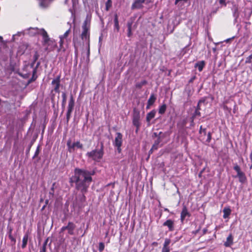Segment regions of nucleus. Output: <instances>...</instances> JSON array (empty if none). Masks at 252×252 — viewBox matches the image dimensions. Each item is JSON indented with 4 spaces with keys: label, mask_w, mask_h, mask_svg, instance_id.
<instances>
[{
    "label": "nucleus",
    "mask_w": 252,
    "mask_h": 252,
    "mask_svg": "<svg viewBox=\"0 0 252 252\" xmlns=\"http://www.w3.org/2000/svg\"><path fill=\"white\" fill-rule=\"evenodd\" d=\"M226 0H219V3L220 4L224 6H226V3L225 2Z\"/></svg>",
    "instance_id": "c03bdc74"
},
{
    "label": "nucleus",
    "mask_w": 252,
    "mask_h": 252,
    "mask_svg": "<svg viewBox=\"0 0 252 252\" xmlns=\"http://www.w3.org/2000/svg\"><path fill=\"white\" fill-rule=\"evenodd\" d=\"M66 228H67V225L66 226H63L61 229V231L60 232H63L64 230H66Z\"/></svg>",
    "instance_id": "49530a36"
},
{
    "label": "nucleus",
    "mask_w": 252,
    "mask_h": 252,
    "mask_svg": "<svg viewBox=\"0 0 252 252\" xmlns=\"http://www.w3.org/2000/svg\"><path fill=\"white\" fill-rule=\"evenodd\" d=\"M46 243L45 242L43 245L42 249H41L40 252H46Z\"/></svg>",
    "instance_id": "ea45409f"
},
{
    "label": "nucleus",
    "mask_w": 252,
    "mask_h": 252,
    "mask_svg": "<svg viewBox=\"0 0 252 252\" xmlns=\"http://www.w3.org/2000/svg\"><path fill=\"white\" fill-rule=\"evenodd\" d=\"M70 32V29H68L67 31H66L62 35H61L60 36V41H59V43H60V49H59V51L62 48V47L63 46V40L64 39H66L68 34H69V33Z\"/></svg>",
    "instance_id": "9d476101"
},
{
    "label": "nucleus",
    "mask_w": 252,
    "mask_h": 252,
    "mask_svg": "<svg viewBox=\"0 0 252 252\" xmlns=\"http://www.w3.org/2000/svg\"><path fill=\"white\" fill-rule=\"evenodd\" d=\"M48 202V200H46V204Z\"/></svg>",
    "instance_id": "e2e57ef3"
},
{
    "label": "nucleus",
    "mask_w": 252,
    "mask_h": 252,
    "mask_svg": "<svg viewBox=\"0 0 252 252\" xmlns=\"http://www.w3.org/2000/svg\"><path fill=\"white\" fill-rule=\"evenodd\" d=\"M169 248L162 247L161 252H170Z\"/></svg>",
    "instance_id": "a19ab883"
},
{
    "label": "nucleus",
    "mask_w": 252,
    "mask_h": 252,
    "mask_svg": "<svg viewBox=\"0 0 252 252\" xmlns=\"http://www.w3.org/2000/svg\"><path fill=\"white\" fill-rule=\"evenodd\" d=\"M72 144L75 148L77 147L78 149H82L83 148V145L79 141L74 142Z\"/></svg>",
    "instance_id": "c85d7f7f"
},
{
    "label": "nucleus",
    "mask_w": 252,
    "mask_h": 252,
    "mask_svg": "<svg viewBox=\"0 0 252 252\" xmlns=\"http://www.w3.org/2000/svg\"><path fill=\"white\" fill-rule=\"evenodd\" d=\"M114 26L117 29V31L119 30V21H118V16L117 14H115L114 16Z\"/></svg>",
    "instance_id": "a878e982"
},
{
    "label": "nucleus",
    "mask_w": 252,
    "mask_h": 252,
    "mask_svg": "<svg viewBox=\"0 0 252 252\" xmlns=\"http://www.w3.org/2000/svg\"><path fill=\"white\" fill-rule=\"evenodd\" d=\"M205 65V62L203 61H202L198 62L196 63H195V67H197L198 70L200 72L203 70Z\"/></svg>",
    "instance_id": "6ab92c4d"
},
{
    "label": "nucleus",
    "mask_w": 252,
    "mask_h": 252,
    "mask_svg": "<svg viewBox=\"0 0 252 252\" xmlns=\"http://www.w3.org/2000/svg\"><path fill=\"white\" fill-rule=\"evenodd\" d=\"M103 156V145L101 144L100 149L99 150L94 149L91 152H87L86 156L95 161L98 162L102 158Z\"/></svg>",
    "instance_id": "20e7f679"
},
{
    "label": "nucleus",
    "mask_w": 252,
    "mask_h": 252,
    "mask_svg": "<svg viewBox=\"0 0 252 252\" xmlns=\"http://www.w3.org/2000/svg\"><path fill=\"white\" fill-rule=\"evenodd\" d=\"M189 214L188 212V209L186 207H184L181 213V220L183 221L187 216H189Z\"/></svg>",
    "instance_id": "2eb2a0df"
},
{
    "label": "nucleus",
    "mask_w": 252,
    "mask_h": 252,
    "mask_svg": "<svg viewBox=\"0 0 252 252\" xmlns=\"http://www.w3.org/2000/svg\"><path fill=\"white\" fill-rule=\"evenodd\" d=\"M136 127V132H138L139 129V128H140V126H138V127Z\"/></svg>",
    "instance_id": "5fc2aeb1"
},
{
    "label": "nucleus",
    "mask_w": 252,
    "mask_h": 252,
    "mask_svg": "<svg viewBox=\"0 0 252 252\" xmlns=\"http://www.w3.org/2000/svg\"><path fill=\"white\" fill-rule=\"evenodd\" d=\"M131 25L129 24L128 27V33L127 35L128 37H130L131 35Z\"/></svg>",
    "instance_id": "58836bf2"
},
{
    "label": "nucleus",
    "mask_w": 252,
    "mask_h": 252,
    "mask_svg": "<svg viewBox=\"0 0 252 252\" xmlns=\"http://www.w3.org/2000/svg\"><path fill=\"white\" fill-rule=\"evenodd\" d=\"M233 236L231 234H229L227 237L226 241L224 243V246L226 247H230L233 244Z\"/></svg>",
    "instance_id": "f3484780"
},
{
    "label": "nucleus",
    "mask_w": 252,
    "mask_h": 252,
    "mask_svg": "<svg viewBox=\"0 0 252 252\" xmlns=\"http://www.w3.org/2000/svg\"><path fill=\"white\" fill-rule=\"evenodd\" d=\"M146 2H148L147 0H134V2L131 5V9H140L142 7L143 4Z\"/></svg>",
    "instance_id": "1a4fd4ad"
},
{
    "label": "nucleus",
    "mask_w": 252,
    "mask_h": 252,
    "mask_svg": "<svg viewBox=\"0 0 252 252\" xmlns=\"http://www.w3.org/2000/svg\"><path fill=\"white\" fill-rule=\"evenodd\" d=\"M164 210H165V211H168V212L169 211V210H168V209H164Z\"/></svg>",
    "instance_id": "13d9d810"
},
{
    "label": "nucleus",
    "mask_w": 252,
    "mask_h": 252,
    "mask_svg": "<svg viewBox=\"0 0 252 252\" xmlns=\"http://www.w3.org/2000/svg\"><path fill=\"white\" fill-rule=\"evenodd\" d=\"M152 105H150L149 104V103L147 102V106H146V109H149L150 108V107L152 106Z\"/></svg>",
    "instance_id": "603ef678"
},
{
    "label": "nucleus",
    "mask_w": 252,
    "mask_h": 252,
    "mask_svg": "<svg viewBox=\"0 0 252 252\" xmlns=\"http://www.w3.org/2000/svg\"><path fill=\"white\" fill-rule=\"evenodd\" d=\"M90 20L88 18L84 22L82 26L83 31L81 34L82 39L87 42L88 46V55L90 54Z\"/></svg>",
    "instance_id": "7ed1b4c3"
},
{
    "label": "nucleus",
    "mask_w": 252,
    "mask_h": 252,
    "mask_svg": "<svg viewBox=\"0 0 252 252\" xmlns=\"http://www.w3.org/2000/svg\"><path fill=\"white\" fill-rule=\"evenodd\" d=\"M2 40V37L0 36V41H1Z\"/></svg>",
    "instance_id": "4d7b16f0"
},
{
    "label": "nucleus",
    "mask_w": 252,
    "mask_h": 252,
    "mask_svg": "<svg viewBox=\"0 0 252 252\" xmlns=\"http://www.w3.org/2000/svg\"><path fill=\"white\" fill-rule=\"evenodd\" d=\"M45 208V206H44L42 208V209H43Z\"/></svg>",
    "instance_id": "0e129e2a"
},
{
    "label": "nucleus",
    "mask_w": 252,
    "mask_h": 252,
    "mask_svg": "<svg viewBox=\"0 0 252 252\" xmlns=\"http://www.w3.org/2000/svg\"><path fill=\"white\" fill-rule=\"evenodd\" d=\"M180 1H184L185 2H186L188 1V0H175V4H177Z\"/></svg>",
    "instance_id": "8fccbe9b"
},
{
    "label": "nucleus",
    "mask_w": 252,
    "mask_h": 252,
    "mask_svg": "<svg viewBox=\"0 0 252 252\" xmlns=\"http://www.w3.org/2000/svg\"><path fill=\"white\" fill-rule=\"evenodd\" d=\"M63 97V102H62V106L64 107L65 106V102H66V96L65 93H63L62 94Z\"/></svg>",
    "instance_id": "c756f323"
},
{
    "label": "nucleus",
    "mask_w": 252,
    "mask_h": 252,
    "mask_svg": "<svg viewBox=\"0 0 252 252\" xmlns=\"http://www.w3.org/2000/svg\"><path fill=\"white\" fill-rule=\"evenodd\" d=\"M22 32H18V33H17V35H21V34H22ZM16 35H17V34H14V35H13L12 39H13V41H14V40H15V36H16Z\"/></svg>",
    "instance_id": "09e8293b"
},
{
    "label": "nucleus",
    "mask_w": 252,
    "mask_h": 252,
    "mask_svg": "<svg viewBox=\"0 0 252 252\" xmlns=\"http://www.w3.org/2000/svg\"><path fill=\"white\" fill-rule=\"evenodd\" d=\"M74 106V100L72 95L70 96L67 107V111L66 113V122H68L71 115V113L73 110Z\"/></svg>",
    "instance_id": "423d86ee"
},
{
    "label": "nucleus",
    "mask_w": 252,
    "mask_h": 252,
    "mask_svg": "<svg viewBox=\"0 0 252 252\" xmlns=\"http://www.w3.org/2000/svg\"><path fill=\"white\" fill-rule=\"evenodd\" d=\"M104 243L102 242L99 243V248H98L99 252H102L104 250Z\"/></svg>",
    "instance_id": "f704fd0d"
},
{
    "label": "nucleus",
    "mask_w": 252,
    "mask_h": 252,
    "mask_svg": "<svg viewBox=\"0 0 252 252\" xmlns=\"http://www.w3.org/2000/svg\"><path fill=\"white\" fill-rule=\"evenodd\" d=\"M52 85L54 87V91L58 93H60V76H58L56 78L54 79L51 83Z\"/></svg>",
    "instance_id": "0eeeda50"
},
{
    "label": "nucleus",
    "mask_w": 252,
    "mask_h": 252,
    "mask_svg": "<svg viewBox=\"0 0 252 252\" xmlns=\"http://www.w3.org/2000/svg\"><path fill=\"white\" fill-rule=\"evenodd\" d=\"M40 146L39 145H38L36 148L35 152V153L33 157V158H35L38 156V155H39V154L40 153Z\"/></svg>",
    "instance_id": "7c9ffc66"
},
{
    "label": "nucleus",
    "mask_w": 252,
    "mask_h": 252,
    "mask_svg": "<svg viewBox=\"0 0 252 252\" xmlns=\"http://www.w3.org/2000/svg\"><path fill=\"white\" fill-rule=\"evenodd\" d=\"M234 36H233V37H231V38H228V39H227L225 41L226 42H229L230 40H232V39H234Z\"/></svg>",
    "instance_id": "3c124183"
},
{
    "label": "nucleus",
    "mask_w": 252,
    "mask_h": 252,
    "mask_svg": "<svg viewBox=\"0 0 252 252\" xmlns=\"http://www.w3.org/2000/svg\"><path fill=\"white\" fill-rule=\"evenodd\" d=\"M207 139L206 140V142H207V143H209L210 142L211 140L212 133L211 132H209L207 133Z\"/></svg>",
    "instance_id": "473e14b6"
},
{
    "label": "nucleus",
    "mask_w": 252,
    "mask_h": 252,
    "mask_svg": "<svg viewBox=\"0 0 252 252\" xmlns=\"http://www.w3.org/2000/svg\"><path fill=\"white\" fill-rule=\"evenodd\" d=\"M161 133H162L161 132H160L159 134H158L157 133L155 132V133H154L153 136H154L155 137H157L158 138V137H160L159 136V135L161 134Z\"/></svg>",
    "instance_id": "de8ad7c7"
},
{
    "label": "nucleus",
    "mask_w": 252,
    "mask_h": 252,
    "mask_svg": "<svg viewBox=\"0 0 252 252\" xmlns=\"http://www.w3.org/2000/svg\"><path fill=\"white\" fill-rule=\"evenodd\" d=\"M147 83V81L143 80L140 82H138L136 84L135 86L137 89H141L143 86L146 85Z\"/></svg>",
    "instance_id": "b1692460"
},
{
    "label": "nucleus",
    "mask_w": 252,
    "mask_h": 252,
    "mask_svg": "<svg viewBox=\"0 0 252 252\" xmlns=\"http://www.w3.org/2000/svg\"><path fill=\"white\" fill-rule=\"evenodd\" d=\"M233 16L234 17H235V20H236L237 18L239 16V14L237 12V9H235L234 13H233Z\"/></svg>",
    "instance_id": "79ce46f5"
},
{
    "label": "nucleus",
    "mask_w": 252,
    "mask_h": 252,
    "mask_svg": "<svg viewBox=\"0 0 252 252\" xmlns=\"http://www.w3.org/2000/svg\"><path fill=\"white\" fill-rule=\"evenodd\" d=\"M111 6V0H108L106 2V10H109L110 7Z\"/></svg>",
    "instance_id": "72a5a7b5"
},
{
    "label": "nucleus",
    "mask_w": 252,
    "mask_h": 252,
    "mask_svg": "<svg viewBox=\"0 0 252 252\" xmlns=\"http://www.w3.org/2000/svg\"><path fill=\"white\" fill-rule=\"evenodd\" d=\"M163 225L167 226L170 231H172L174 229V221L171 220H167L163 223Z\"/></svg>",
    "instance_id": "9b49d317"
},
{
    "label": "nucleus",
    "mask_w": 252,
    "mask_h": 252,
    "mask_svg": "<svg viewBox=\"0 0 252 252\" xmlns=\"http://www.w3.org/2000/svg\"><path fill=\"white\" fill-rule=\"evenodd\" d=\"M200 115H201V113L199 112V110H195L193 117H195V116H200Z\"/></svg>",
    "instance_id": "37998d69"
},
{
    "label": "nucleus",
    "mask_w": 252,
    "mask_h": 252,
    "mask_svg": "<svg viewBox=\"0 0 252 252\" xmlns=\"http://www.w3.org/2000/svg\"><path fill=\"white\" fill-rule=\"evenodd\" d=\"M206 101V98L204 97L202 98L201 99H200L198 102V104L196 108V110H201V106L202 104H205Z\"/></svg>",
    "instance_id": "412c9836"
},
{
    "label": "nucleus",
    "mask_w": 252,
    "mask_h": 252,
    "mask_svg": "<svg viewBox=\"0 0 252 252\" xmlns=\"http://www.w3.org/2000/svg\"><path fill=\"white\" fill-rule=\"evenodd\" d=\"M39 1L40 5L42 7H45L47 4L48 0H39Z\"/></svg>",
    "instance_id": "2f4dec72"
},
{
    "label": "nucleus",
    "mask_w": 252,
    "mask_h": 252,
    "mask_svg": "<svg viewBox=\"0 0 252 252\" xmlns=\"http://www.w3.org/2000/svg\"><path fill=\"white\" fill-rule=\"evenodd\" d=\"M33 66V63L31 65V67L32 68Z\"/></svg>",
    "instance_id": "680f3d73"
},
{
    "label": "nucleus",
    "mask_w": 252,
    "mask_h": 252,
    "mask_svg": "<svg viewBox=\"0 0 252 252\" xmlns=\"http://www.w3.org/2000/svg\"><path fill=\"white\" fill-rule=\"evenodd\" d=\"M252 54L250 55L248 57L246 58L245 63H252Z\"/></svg>",
    "instance_id": "e433bc0d"
},
{
    "label": "nucleus",
    "mask_w": 252,
    "mask_h": 252,
    "mask_svg": "<svg viewBox=\"0 0 252 252\" xmlns=\"http://www.w3.org/2000/svg\"><path fill=\"white\" fill-rule=\"evenodd\" d=\"M28 240V235L27 234H26L24 235L23 240H22V248L23 249L25 248L27 244Z\"/></svg>",
    "instance_id": "5701e85b"
},
{
    "label": "nucleus",
    "mask_w": 252,
    "mask_h": 252,
    "mask_svg": "<svg viewBox=\"0 0 252 252\" xmlns=\"http://www.w3.org/2000/svg\"><path fill=\"white\" fill-rule=\"evenodd\" d=\"M171 243V241L169 239L166 238L165 239L163 247L169 248V245Z\"/></svg>",
    "instance_id": "cd10ccee"
},
{
    "label": "nucleus",
    "mask_w": 252,
    "mask_h": 252,
    "mask_svg": "<svg viewBox=\"0 0 252 252\" xmlns=\"http://www.w3.org/2000/svg\"><path fill=\"white\" fill-rule=\"evenodd\" d=\"M117 150H118V152L120 153L121 152V147H120L119 148H117Z\"/></svg>",
    "instance_id": "6e6d98bb"
},
{
    "label": "nucleus",
    "mask_w": 252,
    "mask_h": 252,
    "mask_svg": "<svg viewBox=\"0 0 252 252\" xmlns=\"http://www.w3.org/2000/svg\"><path fill=\"white\" fill-rule=\"evenodd\" d=\"M231 210L229 208L225 207L223 210V218L224 219H226L228 218L229 216L231 213Z\"/></svg>",
    "instance_id": "aec40b11"
},
{
    "label": "nucleus",
    "mask_w": 252,
    "mask_h": 252,
    "mask_svg": "<svg viewBox=\"0 0 252 252\" xmlns=\"http://www.w3.org/2000/svg\"><path fill=\"white\" fill-rule=\"evenodd\" d=\"M156 113V111L155 110H153L148 113L146 116V121L150 123L151 120L155 117Z\"/></svg>",
    "instance_id": "ddd939ff"
},
{
    "label": "nucleus",
    "mask_w": 252,
    "mask_h": 252,
    "mask_svg": "<svg viewBox=\"0 0 252 252\" xmlns=\"http://www.w3.org/2000/svg\"><path fill=\"white\" fill-rule=\"evenodd\" d=\"M29 34L31 35H34L36 34H39L42 35L43 38V45L46 47V50H49V47L54 44V41L51 39L48 36L47 32L43 29H39L36 28H30L29 29Z\"/></svg>",
    "instance_id": "f03ea898"
},
{
    "label": "nucleus",
    "mask_w": 252,
    "mask_h": 252,
    "mask_svg": "<svg viewBox=\"0 0 252 252\" xmlns=\"http://www.w3.org/2000/svg\"><path fill=\"white\" fill-rule=\"evenodd\" d=\"M237 177L239 178V181L241 183H244L247 181V178L244 173L243 172L237 174Z\"/></svg>",
    "instance_id": "a211bd4d"
},
{
    "label": "nucleus",
    "mask_w": 252,
    "mask_h": 252,
    "mask_svg": "<svg viewBox=\"0 0 252 252\" xmlns=\"http://www.w3.org/2000/svg\"><path fill=\"white\" fill-rule=\"evenodd\" d=\"M140 111L134 108L133 110L132 114V124L135 127L140 126Z\"/></svg>",
    "instance_id": "39448f33"
},
{
    "label": "nucleus",
    "mask_w": 252,
    "mask_h": 252,
    "mask_svg": "<svg viewBox=\"0 0 252 252\" xmlns=\"http://www.w3.org/2000/svg\"><path fill=\"white\" fill-rule=\"evenodd\" d=\"M39 64H40L39 63H37L36 64V67L32 69V79L33 80H35L36 77H37L36 76H35V74L36 73V68L38 67V66L39 65Z\"/></svg>",
    "instance_id": "bb28decb"
},
{
    "label": "nucleus",
    "mask_w": 252,
    "mask_h": 252,
    "mask_svg": "<svg viewBox=\"0 0 252 252\" xmlns=\"http://www.w3.org/2000/svg\"><path fill=\"white\" fill-rule=\"evenodd\" d=\"M207 231V229L206 228L204 229L203 230V234H206Z\"/></svg>",
    "instance_id": "864d4df0"
},
{
    "label": "nucleus",
    "mask_w": 252,
    "mask_h": 252,
    "mask_svg": "<svg viewBox=\"0 0 252 252\" xmlns=\"http://www.w3.org/2000/svg\"><path fill=\"white\" fill-rule=\"evenodd\" d=\"M251 214L252 215V210L251 212Z\"/></svg>",
    "instance_id": "69168bd1"
},
{
    "label": "nucleus",
    "mask_w": 252,
    "mask_h": 252,
    "mask_svg": "<svg viewBox=\"0 0 252 252\" xmlns=\"http://www.w3.org/2000/svg\"><path fill=\"white\" fill-rule=\"evenodd\" d=\"M199 132L201 134L203 133L204 135L207 134L206 128H203L202 126L200 127Z\"/></svg>",
    "instance_id": "c9c22d12"
},
{
    "label": "nucleus",
    "mask_w": 252,
    "mask_h": 252,
    "mask_svg": "<svg viewBox=\"0 0 252 252\" xmlns=\"http://www.w3.org/2000/svg\"><path fill=\"white\" fill-rule=\"evenodd\" d=\"M157 98L154 94H152L148 100V103L150 105H153L155 102Z\"/></svg>",
    "instance_id": "4be33fe9"
},
{
    "label": "nucleus",
    "mask_w": 252,
    "mask_h": 252,
    "mask_svg": "<svg viewBox=\"0 0 252 252\" xmlns=\"http://www.w3.org/2000/svg\"><path fill=\"white\" fill-rule=\"evenodd\" d=\"M66 145L68 148V151L69 153L73 152L75 151V147L72 143V141L70 138L67 140Z\"/></svg>",
    "instance_id": "4468645a"
},
{
    "label": "nucleus",
    "mask_w": 252,
    "mask_h": 252,
    "mask_svg": "<svg viewBox=\"0 0 252 252\" xmlns=\"http://www.w3.org/2000/svg\"><path fill=\"white\" fill-rule=\"evenodd\" d=\"M101 39V36H100V37H99V42H100Z\"/></svg>",
    "instance_id": "bf43d9fd"
},
{
    "label": "nucleus",
    "mask_w": 252,
    "mask_h": 252,
    "mask_svg": "<svg viewBox=\"0 0 252 252\" xmlns=\"http://www.w3.org/2000/svg\"><path fill=\"white\" fill-rule=\"evenodd\" d=\"M198 230H196V231H195V234H196V233H197L198 232Z\"/></svg>",
    "instance_id": "052dcab7"
},
{
    "label": "nucleus",
    "mask_w": 252,
    "mask_h": 252,
    "mask_svg": "<svg viewBox=\"0 0 252 252\" xmlns=\"http://www.w3.org/2000/svg\"><path fill=\"white\" fill-rule=\"evenodd\" d=\"M161 139L160 137H158L157 139L155 141L154 144H153L151 149L150 150V152H152L154 150L158 149V145L161 142Z\"/></svg>",
    "instance_id": "dca6fc26"
},
{
    "label": "nucleus",
    "mask_w": 252,
    "mask_h": 252,
    "mask_svg": "<svg viewBox=\"0 0 252 252\" xmlns=\"http://www.w3.org/2000/svg\"><path fill=\"white\" fill-rule=\"evenodd\" d=\"M75 228V225L72 222H69L67 225L66 230H68V233L70 235L74 234V230Z\"/></svg>",
    "instance_id": "f8f14e48"
},
{
    "label": "nucleus",
    "mask_w": 252,
    "mask_h": 252,
    "mask_svg": "<svg viewBox=\"0 0 252 252\" xmlns=\"http://www.w3.org/2000/svg\"><path fill=\"white\" fill-rule=\"evenodd\" d=\"M234 169L237 172V174L242 172L241 171V169L240 168V167L238 165H236L234 167Z\"/></svg>",
    "instance_id": "4c0bfd02"
},
{
    "label": "nucleus",
    "mask_w": 252,
    "mask_h": 252,
    "mask_svg": "<svg viewBox=\"0 0 252 252\" xmlns=\"http://www.w3.org/2000/svg\"><path fill=\"white\" fill-rule=\"evenodd\" d=\"M87 170L76 168L74 175L70 178L71 183L75 184V188L80 190L82 193V200L85 201L86 197L84 193L87 191L92 181V175H94Z\"/></svg>",
    "instance_id": "f257e3e1"
},
{
    "label": "nucleus",
    "mask_w": 252,
    "mask_h": 252,
    "mask_svg": "<svg viewBox=\"0 0 252 252\" xmlns=\"http://www.w3.org/2000/svg\"><path fill=\"white\" fill-rule=\"evenodd\" d=\"M38 55L37 52L35 53L34 56V62H35L38 59Z\"/></svg>",
    "instance_id": "a18cd8bd"
},
{
    "label": "nucleus",
    "mask_w": 252,
    "mask_h": 252,
    "mask_svg": "<svg viewBox=\"0 0 252 252\" xmlns=\"http://www.w3.org/2000/svg\"><path fill=\"white\" fill-rule=\"evenodd\" d=\"M166 109V105L165 104H162L159 108L158 113L160 114H163L165 113Z\"/></svg>",
    "instance_id": "393cba45"
},
{
    "label": "nucleus",
    "mask_w": 252,
    "mask_h": 252,
    "mask_svg": "<svg viewBox=\"0 0 252 252\" xmlns=\"http://www.w3.org/2000/svg\"><path fill=\"white\" fill-rule=\"evenodd\" d=\"M116 137L115 138V140L114 141V145L117 147V148H119L121 147L122 144V138L123 135L120 132H117L116 133Z\"/></svg>",
    "instance_id": "6e6552de"
}]
</instances>
